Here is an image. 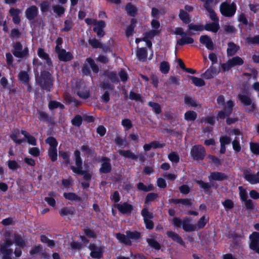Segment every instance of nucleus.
I'll return each instance as SVG.
<instances>
[{
	"label": "nucleus",
	"mask_w": 259,
	"mask_h": 259,
	"mask_svg": "<svg viewBox=\"0 0 259 259\" xmlns=\"http://www.w3.org/2000/svg\"><path fill=\"white\" fill-rule=\"evenodd\" d=\"M208 218L206 219L204 215L201 217L198 221L196 225L191 224V220L187 217L184 218L182 220L178 217L172 219V225L176 228H180L181 227L185 232H193L196 230L203 228L208 222Z\"/></svg>",
	"instance_id": "1"
},
{
	"label": "nucleus",
	"mask_w": 259,
	"mask_h": 259,
	"mask_svg": "<svg viewBox=\"0 0 259 259\" xmlns=\"http://www.w3.org/2000/svg\"><path fill=\"white\" fill-rule=\"evenodd\" d=\"M74 157L76 166L71 165L70 166V169L74 173L82 176L84 180H91L92 175L88 171L83 170L82 160L79 150H76L74 151Z\"/></svg>",
	"instance_id": "2"
},
{
	"label": "nucleus",
	"mask_w": 259,
	"mask_h": 259,
	"mask_svg": "<svg viewBox=\"0 0 259 259\" xmlns=\"http://www.w3.org/2000/svg\"><path fill=\"white\" fill-rule=\"evenodd\" d=\"M188 33L189 35H193L192 30L195 31H202L204 29L208 31L217 33L220 29L219 22H213L210 23H206L204 26L202 24H195L193 23L188 25Z\"/></svg>",
	"instance_id": "3"
},
{
	"label": "nucleus",
	"mask_w": 259,
	"mask_h": 259,
	"mask_svg": "<svg viewBox=\"0 0 259 259\" xmlns=\"http://www.w3.org/2000/svg\"><path fill=\"white\" fill-rule=\"evenodd\" d=\"M54 79L52 75L48 71H43L37 79V82L41 89L47 92H50L54 85Z\"/></svg>",
	"instance_id": "4"
},
{
	"label": "nucleus",
	"mask_w": 259,
	"mask_h": 259,
	"mask_svg": "<svg viewBox=\"0 0 259 259\" xmlns=\"http://www.w3.org/2000/svg\"><path fill=\"white\" fill-rule=\"evenodd\" d=\"M221 14L225 17L234 16L237 11V6L235 2L229 4L227 2H223L220 6Z\"/></svg>",
	"instance_id": "5"
},
{
	"label": "nucleus",
	"mask_w": 259,
	"mask_h": 259,
	"mask_svg": "<svg viewBox=\"0 0 259 259\" xmlns=\"http://www.w3.org/2000/svg\"><path fill=\"white\" fill-rule=\"evenodd\" d=\"M47 144L50 145L48 149V156L52 162H55L57 160V149L58 142L55 138L53 137H49L45 141Z\"/></svg>",
	"instance_id": "6"
},
{
	"label": "nucleus",
	"mask_w": 259,
	"mask_h": 259,
	"mask_svg": "<svg viewBox=\"0 0 259 259\" xmlns=\"http://www.w3.org/2000/svg\"><path fill=\"white\" fill-rule=\"evenodd\" d=\"M191 158L195 161H202L206 155L205 148L201 145L197 144L192 146L190 152Z\"/></svg>",
	"instance_id": "7"
},
{
	"label": "nucleus",
	"mask_w": 259,
	"mask_h": 259,
	"mask_svg": "<svg viewBox=\"0 0 259 259\" xmlns=\"http://www.w3.org/2000/svg\"><path fill=\"white\" fill-rule=\"evenodd\" d=\"M175 34L177 35L181 36L182 37L177 41V45L180 46H183L187 44H192L194 42V39L190 37L187 36V34L189 35L187 32H185L183 31V29L182 27H177L175 30Z\"/></svg>",
	"instance_id": "8"
},
{
	"label": "nucleus",
	"mask_w": 259,
	"mask_h": 259,
	"mask_svg": "<svg viewBox=\"0 0 259 259\" xmlns=\"http://www.w3.org/2000/svg\"><path fill=\"white\" fill-rule=\"evenodd\" d=\"M23 46L20 41H16L13 44V50L12 51L13 55L19 58H23L28 55L29 50L26 47L23 50Z\"/></svg>",
	"instance_id": "9"
},
{
	"label": "nucleus",
	"mask_w": 259,
	"mask_h": 259,
	"mask_svg": "<svg viewBox=\"0 0 259 259\" xmlns=\"http://www.w3.org/2000/svg\"><path fill=\"white\" fill-rule=\"evenodd\" d=\"M98 161L101 162V167L99 169L100 174H107L111 171L112 165L110 158L106 156H102L101 158L98 160Z\"/></svg>",
	"instance_id": "10"
},
{
	"label": "nucleus",
	"mask_w": 259,
	"mask_h": 259,
	"mask_svg": "<svg viewBox=\"0 0 259 259\" xmlns=\"http://www.w3.org/2000/svg\"><path fill=\"white\" fill-rule=\"evenodd\" d=\"M234 103L233 101L229 100L227 102V105L224 107V110L219 111L217 114V118L224 119L226 116H229L233 112Z\"/></svg>",
	"instance_id": "11"
},
{
	"label": "nucleus",
	"mask_w": 259,
	"mask_h": 259,
	"mask_svg": "<svg viewBox=\"0 0 259 259\" xmlns=\"http://www.w3.org/2000/svg\"><path fill=\"white\" fill-rule=\"evenodd\" d=\"M88 248L91 250L90 256L92 258L100 259L103 257L104 247H98L94 243H90Z\"/></svg>",
	"instance_id": "12"
},
{
	"label": "nucleus",
	"mask_w": 259,
	"mask_h": 259,
	"mask_svg": "<svg viewBox=\"0 0 259 259\" xmlns=\"http://www.w3.org/2000/svg\"><path fill=\"white\" fill-rule=\"evenodd\" d=\"M112 207L117 208L118 210L122 214H130L134 210V206L126 202H124L121 204H114Z\"/></svg>",
	"instance_id": "13"
},
{
	"label": "nucleus",
	"mask_w": 259,
	"mask_h": 259,
	"mask_svg": "<svg viewBox=\"0 0 259 259\" xmlns=\"http://www.w3.org/2000/svg\"><path fill=\"white\" fill-rule=\"evenodd\" d=\"M238 98L244 105H250V109L248 110L247 112L251 113L255 110V104L252 102V99L250 97L246 95L239 94L238 95Z\"/></svg>",
	"instance_id": "14"
},
{
	"label": "nucleus",
	"mask_w": 259,
	"mask_h": 259,
	"mask_svg": "<svg viewBox=\"0 0 259 259\" xmlns=\"http://www.w3.org/2000/svg\"><path fill=\"white\" fill-rule=\"evenodd\" d=\"M38 14V9L35 5H32L27 8L25 12V16L27 20L31 21L33 20Z\"/></svg>",
	"instance_id": "15"
},
{
	"label": "nucleus",
	"mask_w": 259,
	"mask_h": 259,
	"mask_svg": "<svg viewBox=\"0 0 259 259\" xmlns=\"http://www.w3.org/2000/svg\"><path fill=\"white\" fill-rule=\"evenodd\" d=\"M95 26L93 28V31L97 33L98 37H103L105 34L104 31V28L106 26L105 21L103 20H100L98 22L95 21Z\"/></svg>",
	"instance_id": "16"
},
{
	"label": "nucleus",
	"mask_w": 259,
	"mask_h": 259,
	"mask_svg": "<svg viewBox=\"0 0 259 259\" xmlns=\"http://www.w3.org/2000/svg\"><path fill=\"white\" fill-rule=\"evenodd\" d=\"M58 55V58L60 61L68 62L73 59V56L70 52H67L65 49H61L55 52Z\"/></svg>",
	"instance_id": "17"
},
{
	"label": "nucleus",
	"mask_w": 259,
	"mask_h": 259,
	"mask_svg": "<svg viewBox=\"0 0 259 259\" xmlns=\"http://www.w3.org/2000/svg\"><path fill=\"white\" fill-rule=\"evenodd\" d=\"M209 181L211 182L213 181H223L228 179V176L224 172L219 171L211 172L208 177Z\"/></svg>",
	"instance_id": "18"
},
{
	"label": "nucleus",
	"mask_w": 259,
	"mask_h": 259,
	"mask_svg": "<svg viewBox=\"0 0 259 259\" xmlns=\"http://www.w3.org/2000/svg\"><path fill=\"white\" fill-rule=\"evenodd\" d=\"M244 179L251 184H259V178L255 174H250V169L248 168L243 172Z\"/></svg>",
	"instance_id": "19"
},
{
	"label": "nucleus",
	"mask_w": 259,
	"mask_h": 259,
	"mask_svg": "<svg viewBox=\"0 0 259 259\" xmlns=\"http://www.w3.org/2000/svg\"><path fill=\"white\" fill-rule=\"evenodd\" d=\"M200 42L204 45L209 50H213L214 49V44L211 38L207 35H203L200 37Z\"/></svg>",
	"instance_id": "20"
},
{
	"label": "nucleus",
	"mask_w": 259,
	"mask_h": 259,
	"mask_svg": "<svg viewBox=\"0 0 259 259\" xmlns=\"http://www.w3.org/2000/svg\"><path fill=\"white\" fill-rule=\"evenodd\" d=\"M166 235L168 237L171 238L174 242L179 243L182 246L186 247L185 242L182 237L177 233L173 231H167Z\"/></svg>",
	"instance_id": "21"
},
{
	"label": "nucleus",
	"mask_w": 259,
	"mask_h": 259,
	"mask_svg": "<svg viewBox=\"0 0 259 259\" xmlns=\"http://www.w3.org/2000/svg\"><path fill=\"white\" fill-rule=\"evenodd\" d=\"M37 55L40 58L46 61V63L48 66L51 67L53 66V63L49 55L45 52L44 49L41 48L38 49Z\"/></svg>",
	"instance_id": "22"
},
{
	"label": "nucleus",
	"mask_w": 259,
	"mask_h": 259,
	"mask_svg": "<svg viewBox=\"0 0 259 259\" xmlns=\"http://www.w3.org/2000/svg\"><path fill=\"white\" fill-rule=\"evenodd\" d=\"M21 13L20 9L17 8H11L9 10L10 16L12 17L13 22L15 24H19L21 22L19 14Z\"/></svg>",
	"instance_id": "23"
},
{
	"label": "nucleus",
	"mask_w": 259,
	"mask_h": 259,
	"mask_svg": "<svg viewBox=\"0 0 259 259\" xmlns=\"http://www.w3.org/2000/svg\"><path fill=\"white\" fill-rule=\"evenodd\" d=\"M148 56L147 49L145 47H137L136 51V56L138 59L142 62H145L147 60Z\"/></svg>",
	"instance_id": "24"
},
{
	"label": "nucleus",
	"mask_w": 259,
	"mask_h": 259,
	"mask_svg": "<svg viewBox=\"0 0 259 259\" xmlns=\"http://www.w3.org/2000/svg\"><path fill=\"white\" fill-rule=\"evenodd\" d=\"M239 49V46L236 45L234 42L232 41L229 42L228 43V48L227 50L228 57H232L235 55Z\"/></svg>",
	"instance_id": "25"
},
{
	"label": "nucleus",
	"mask_w": 259,
	"mask_h": 259,
	"mask_svg": "<svg viewBox=\"0 0 259 259\" xmlns=\"http://www.w3.org/2000/svg\"><path fill=\"white\" fill-rule=\"evenodd\" d=\"M126 234L128 236V239L132 241H135L136 242H140V240L141 238V233L137 231H126L125 232Z\"/></svg>",
	"instance_id": "26"
},
{
	"label": "nucleus",
	"mask_w": 259,
	"mask_h": 259,
	"mask_svg": "<svg viewBox=\"0 0 259 259\" xmlns=\"http://www.w3.org/2000/svg\"><path fill=\"white\" fill-rule=\"evenodd\" d=\"M115 237L120 243L123 244L126 246H131L132 245V241L128 239L126 234L124 235L121 233H117L116 234Z\"/></svg>",
	"instance_id": "27"
},
{
	"label": "nucleus",
	"mask_w": 259,
	"mask_h": 259,
	"mask_svg": "<svg viewBox=\"0 0 259 259\" xmlns=\"http://www.w3.org/2000/svg\"><path fill=\"white\" fill-rule=\"evenodd\" d=\"M180 19L185 24H190L191 21V17L188 13L181 9L179 14Z\"/></svg>",
	"instance_id": "28"
},
{
	"label": "nucleus",
	"mask_w": 259,
	"mask_h": 259,
	"mask_svg": "<svg viewBox=\"0 0 259 259\" xmlns=\"http://www.w3.org/2000/svg\"><path fill=\"white\" fill-rule=\"evenodd\" d=\"M137 20L135 18H132L131 20V24L127 26L125 30V35L128 37L132 36L135 32V28L136 26Z\"/></svg>",
	"instance_id": "29"
},
{
	"label": "nucleus",
	"mask_w": 259,
	"mask_h": 259,
	"mask_svg": "<svg viewBox=\"0 0 259 259\" xmlns=\"http://www.w3.org/2000/svg\"><path fill=\"white\" fill-rule=\"evenodd\" d=\"M103 75L110 79V81L113 83H117L119 82L116 72L105 70Z\"/></svg>",
	"instance_id": "30"
},
{
	"label": "nucleus",
	"mask_w": 259,
	"mask_h": 259,
	"mask_svg": "<svg viewBox=\"0 0 259 259\" xmlns=\"http://www.w3.org/2000/svg\"><path fill=\"white\" fill-rule=\"evenodd\" d=\"M19 80L25 85L29 84L30 77L28 72L26 71H21L18 75Z\"/></svg>",
	"instance_id": "31"
},
{
	"label": "nucleus",
	"mask_w": 259,
	"mask_h": 259,
	"mask_svg": "<svg viewBox=\"0 0 259 259\" xmlns=\"http://www.w3.org/2000/svg\"><path fill=\"white\" fill-rule=\"evenodd\" d=\"M63 197L66 199L72 201L80 202L82 200V198L80 196L73 192H64L63 193Z\"/></svg>",
	"instance_id": "32"
},
{
	"label": "nucleus",
	"mask_w": 259,
	"mask_h": 259,
	"mask_svg": "<svg viewBox=\"0 0 259 259\" xmlns=\"http://www.w3.org/2000/svg\"><path fill=\"white\" fill-rule=\"evenodd\" d=\"M118 153L121 156L125 158H130L132 160H137L138 158V156L133 153L130 150H119L118 151Z\"/></svg>",
	"instance_id": "33"
},
{
	"label": "nucleus",
	"mask_w": 259,
	"mask_h": 259,
	"mask_svg": "<svg viewBox=\"0 0 259 259\" xmlns=\"http://www.w3.org/2000/svg\"><path fill=\"white\" fill-rule=\"evenodd\" d=\"M38 118L41 121L46 123H52L53 122L52 118L49 116L48 113L46 112L40 111L38 112Z\"/></svg>",
	"instance_id": "34"
},
{
	"label": "nucleus",
	"mask_w": 259,
	"mask_h": 259,
	"mask_svg": "<svg viewBox=\"0 0 259 259\" xmlns=\"http://www.w3.org/2000/svg\"><path fill=\"white\" fill-rule=\"evenodd\" d=\"M14 243L10 238H6L4 243L0 246V251H6L10 252L13 251V249L9 247Z\"/></svg>",
	"instance_id": "35"
},
{
	"label": "nucleus",
	"mask_w": 259,
	"mask_h": 259,
	"mask_svg": "<svg viewBox=\"0 0 259 259\" xmlns=\"http://www.w3.org/2000/svg\"><path fill=\"white\" fill-rule=\"evenodd\" d=\"M238 21L239 22V24L238 25V27L240 28L241 30H242L243 26H247V25H249L251 26V24H249V22L248 21L247 18L246 17L245 15L242 13H241L238 17Z\"/></svg>",
	"instance_id": "36"
},
{
	"label": "nucleus",
	"mask_w": 259,
	"mask_h": 259,
	"mask_svg": "<svg viewBox=\"0 0 259 259\" xmlns=\"http://www.w3.org/2000/svg\"><path fill=\"white\" fill-rule=\"evenodd\" d=\"M75 212V209L73 207H64L59 210L60 215L64 217L69 215H73Z\"/></svg>",
	"instance_id": "37"
},
{
	"label": "nucleus",
	"mask_w": 259,
	"mask_h": 259,
	"mask_svg": "<svg viewBox=\"0 0 259 259\" xmlns=\"http://www.w3.org/2000/svg\"><path fill=\"white\" fill-rule=\"evenodd\" d=\"M196 183L199 185L201 188L204 189L205 193L207 194L210 193V189L212 187L211 184L205 182L202 180H197L196 181Z\"/></svg>",
	"instance_id": "38"
},
{
	"label": "nucleus",
	"mask_w": 259,
	"mask_h": 259,
	"mask_svg": "<svg viewBox=\"0 0 259 259\" xmlns=\"http://www.w3.org/2000/svg\"><path fill=\"white\" fill-rule=\"evenodd\" d=\"M184 103L185 105L191 107L196 108L198 106V104L195 98H192L187 95H185L184 97Z\"/></svg>",
	"instance_id": "39"
},
{
	"label": "nucleus",
	"mask_w": 259,
	"mask_h": 259,
	"mask_svg": "<svg viewBox=\"0 0 259 259\" xmlns=\"http://www.w3.org/2000/svg\"><path fill=\"white\" fill-rule=\"evenodd\" d=\"M125 10L126 11L128 15L132 17H135L138 11L136 7L131 3H128L126 5Z\"/></svg>",
	"instance_id": "40"
},
{
	"label": "nucleus",
	"mask_w": 259,
	"mask_h": 259,
	"mask_svg": "<svg viewBox=\"0 0 259 259\" xmlns=\"http://www.w3.org/2000/svg\"><path fill=\"white\" fill-rule=\"evenodd\" d=\"M59 155L64 160V161L63 162V163L65 166H68L70 164V155L68 152L63 150L59 151Z\"/></svg>",
	"instance_id": "41"
},
{
	"label": "nucleus",
	"mask_w": 259,
	"mask_h": 259,
	"mask_svg": "<svg viewBox=\"0 0 259 259\" xmlns=\"http://www.w3.org/2000/svg\"><path fill=\"white\" fill-rule=\"evenodd\" d=\"M228 60L232 67L236 66H241L244 63L243 60L239 56L234 57Z\"/></svg>",
	"instance_id": "42"
},
{
	"label": "nucleus",
	"mask_w": 259,
	"mask_h": 259,
	"mask_svg": "<svg viewBox=\"0 0 259 259\" xmlns=\"http://www.w3.org/2000/svg\"><path fill=\"white\" fill-rule=\"evenodd\" d=\"M85 62L89 63L93 73L97 74L99 72V67L98 65L95 63L93 59L92 58H87L85 59Z\"/></svg>",
	"instance_id": "43"
},
{
	"label": "nucleus",
	"mask_w": 259,
	"mask_h": 259,
	"mask_svg": "<svg viewBox=\"0 0 259 259\" xmlns=\"http://www.w3.org/2000/svg\"><path fill=\"white\" fill-rule=\"evenodd\" d=\"M197 117V114L196 112L194 111H188L185 112L184 114V118L188 121H194Z\"/></svg>",
	"instance_id": "44"
},
{
	"label": "nucleus",
	"mask_w": 259,
	"mask_h": 259,
	"mask_svg": "<svg viewBox=\"0 0 259 259\" xmlns=\"http://www.w3.org/2000/svg\"><path fill=\"white\" fill-rule=\"evenodd\" d=\"M138 190L143 191L144 192H149L153 191L154 189V187L152 184H150L146 186L143 183L139 182L137 185Z\"/></svg>",
	"instance_id": "45"
},
{
	"label": "nucleus",
	"mask_w": 259,
	"mask_h": 259,
	"mask_svg": "<svg viewBox=\"0 0 259 259\" xmlns=\"http://www.w3.org/2000/svg\"><path fill=\"white\" fill-rule=\"evenodd\" d=\"M13 242L17 245L19 246L20 247H24L25 246V241L23 239L21 235L18 234H14L13 235Z\"/></svg>",
	"instance_id": "46"
},
{
	"label": "nucleus",
	"mask_w": 259,
	"mask_h": 259,
	"mask_svg": "<svg viewBox=\"0 0 259 259\" xmlns=\"http://www.w3.org/2000/svg\"><path fill=\"white\" fill-rule=\"evenodd\" d=\"M83 118L79 114H76L71 119V123L72 125L76 127H80L82 123Z\"/></svg>",
	"instance_id": "47"
},
{
	"label": "nucleus",
	"mask_w": 259,
	"mask_h": 259,
	"mask_svg": "<svg viewBox=\"0 0 259 259\" xmlns=\"http://www.w3.org/2000/svg\"><path fill=\"white\" fill-rule=\"evenodd\" d=\"M189 78L192 80V83L196 87H201L205 84L204 80L201 78L194 76H189Z\"/></svg>",
	"instance_id": "48"
},
{
	"label": "nucleus",
	"mask_w": 259,
	"mask_h": 259,
	"mask_svg": "<svg viewBox=\"0 0 259 259\" xmlns=\"http://www.w3.org/2000/svg\"><path fill=\"white\" fill-rule=\"evenodd\" d=\"M81 150L85 152V156L87 157L93 156L95 154V150L90 148L87 144H84L81 147Z\"/></svg>",
	"instance_id": "49"
},
{
	"label": "nucleus",
	"mask_w": 259,
	"mask_h": 259,
	"mask_svg": "<svg viewBox=\"0 0 259 259\" xmlns=\"http://www.w3.org/2000/svg\"><path fill=\"white\" fill-rule=\"evenodd\" d=\"M48 107L50 110H52L58 108L63 109L64 108V106L57 101H50L48 104Z\"/></svg>",
	"instance_id": "50"
},
{
	"label": "nucleus",
	"mask_w": 259,
	"mask_h": 259,
	"mask_svg": "<svg viewBox=\"0 0 259 259\" xmlns=\"http://www.w3.org/2000/svg\"><path fill=\"white\" fill-rule=\"evenodd\" d=\"M146 241L151 247L156 250H159L161 248L160 244L155 239L147 238Z\"/></svg>",
	"instance_id": "51"
},
{
	"label": "nucleus",
	"mask_w": 259,
	"mask_h": 259,
	"mask_svg": "<svg viewBox=\"0 0 259 259\" xmlns=\"http://www.w3.org/2000/svg\"><path fill=\"white\" fill-rule=\"evenodd\" d=\"M160 71L163 74H167L170 70V65L168 62L162 61L160 64Z\"/></svg>",
	"instance_id": "52"
},
{
	"label": "nucleus",
	"mask_w": 259,
	"mask_h": 259,
	"mask_svg": "<svg viewBox=\"0 0 259 259\" xmlns=\"http://www.w3.org/2000/svg\"><path fill=\"white\" fill-rule=\"evenodd\" d=\"M141 215L143 217L144 220H151L154 218L152 212L148 211V209L144 208L141 210Z\"/></svg>",
	"instance_id": "53"
},
{
	"label": "nucleus",
	"mask_w": 259,
	"mask_h": 259,
	"mask_svg": "<svg viewBox=\"0 0 259 259\" xmlns=\"http://www.w3.org/2000/svg\"><path fill=\"white\" fill-rule=\"evenodd\" d=\"M64 28L61 30L62 32H68L72 29L74 23L71 19H67L64 21Z\"/></svg>",
	"instance_id": "54"
},
{
	"label": "nucleus",
	"mask_w": 259,
	"mask_h": 259,
	"mask_svg": "<svg viewBox=\"0 0 259 259\" xmlns=\"http://www.w3.org/2000/svg\"><path fill=\"white\" fill-rule=\"evenodd\" d=\"M115 144L121 148H124L127 145V142L125 139H123L120 136H117L116 137L114 140Z\"/></svg>",
	"instance_id": "55"
},
{
	"label": "nucleus",
	"mask_w": 259,
	"mask_h": 259,
	"mask_svg": "<svg viewBox=\"0 0 259 259\" xmlns=\"http://www.w3.org/2000/svg\"><path fill=\"white\" fill-rule=\"evenodd\" d=\"M53 10L54 13L56 14L59 17L62 16L65 12V9L59 5L54 6L53 7Z\"/></svg>",
	"instance_id": "56"
},
{
	"label": "nucleus",
	"mask_w": 259,
	"mask_h": 259,
	"mask_svg": "<svg viewBox=\"0 0 259 259\" xmlns=\"http://www.w3.org/2000/svg\"><path fill=\"white\" fill-rule=\"evenodd\" d=\"M159 195L155 193H148L145 198V203L148 204L150 202L154 201L155 199L158 198Z\"/></svg>",
	"instance_id": "57"
},
{
	"label": "nucleus",
	"mask_w": 259,
	"mask_h": 259,
	"mask_svg": "<svg viewBox=\"0 0 259 259\" xmlns=\"http://www.w3.org/2000/svg\"><path fill=\"white\" fill-rule=\"evenodd\" d=\"M249 248L250 249L255 251L259 254V241L250 239Z\"/></svg>",
	"instance_id": "58"
},
{
	"label": "nucleus",
	"mask_w": 259,
	"mask_h": 259,
	"mask_svg": "<svg viewBox=\"0 0 259 259\" xmlns=\"http://www.w3.org/2000/svg\"><path fill=\"white\" fill-rule=\"evenodd\" d=\"M168 159L172 162L176 163L180 161V156L176 152H171L168 155Z\"/></svg>",
	"instance_id": "59"
},
{
	"label": "nucleus",
	"mask_w": 259,
	"mask_h": 259,
	"mask_svg": "<svg viewBox=\"0 0 259 259\" xmlns=\"http://www.w3.org/2000/svg\"><path fill=\"white\" fill-rule=\"evenodd\" d=\"M148 105L152 108L156 114H159L161 112V108L158 103L150 101L148 103Z\"/></svg>",
	"instance_id": "60"
},
{
	"label": "nucleus",
	"mask_w": 259,
	"mask_h": 259,
	"mask_svg": "<svg viewBox=\"0 0 259 259\" xmlns=\"http://www.w3.org/2000/svg\"><path fill=\"white\" fill-rule=\"evenodd\" d=\"M251 152L255 155H259V143L252 142L249 143Z\"/></svg>",
	"instance_id": "61"
},
{
	"label": "nucleus",
	"mask_w": 259,
	"mask_h": 259,
	"mask_svg": "<svg viewBox=\"0 0 259 259\" xmlns=\"http://www.w3.org/2000/svg\"><path fill=\"white\" fill-rule=\"evenodd\" d=\"M222 204L226 210H231L234 207L233 201L230 199H227L222 202Z\"/></svg>",
	"instance_id": "62"
},
{
	"label": "nucleus",
	"mask_w": 259,
	"mask_h": 259,
	"mask_svg": "<svg viewBox=\"0 0 259 259\" xmlns=\"http://www.w3.org/2000/svg\"><path fill=\"white\" fill-rule=\"evenodd\" d=\"M42 251V246L41 244H37L34 246L29 251L30 255L33 256L36 253H40Z\"/></svg>",
	"instance_id": "63"
},
{
	"label": "nucleus",
	"mask_w": 259,
	"mask_h": 259,
	"mask_svg": "<svg viewBox=\"0 0 259 259\" xmlns=\"http://www.w3.org/2000/svg\"><path fill=\"white\" fill-rule=\"evenodd\" d=\"M89 44L94 49H100L102 46V43L96 38L89 39Z\"/></svg>",
	"instance_id": "64"
}]
</instances>
